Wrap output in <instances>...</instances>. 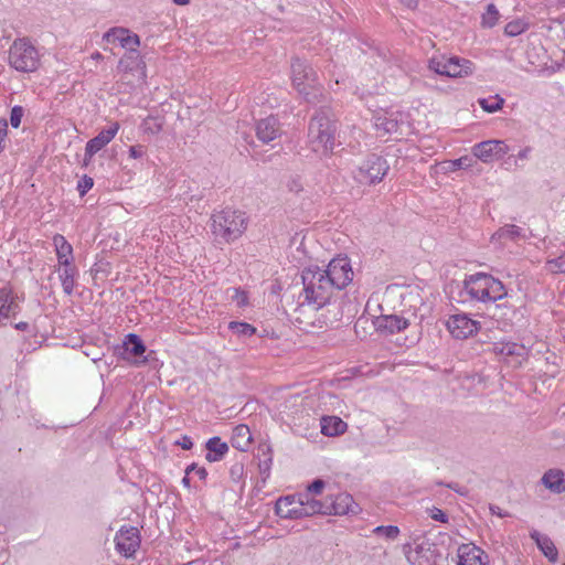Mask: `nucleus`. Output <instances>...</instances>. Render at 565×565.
<instances>
[{"instance_id":"nucleus-1","label":"nucleus","mask_w":565,"mask_h":565,"mask_svg":"<svg viewBox=\"0 0 565 565\" xmlns=\"http://www.w3.org/2000/svg\"><path fill=\"white\" fill-rule=\"evenodd\" d=\"M248 216L245 212L224 207L211 215V232L218 243L230 244L239 238L246 231Z\"/></svg>"},{"instance_id":"nucleus-2","label":"nucleus","mask_w":565,"mask_h":565,"mask_svg":"<svg viewBox=\"0 0 565 565\" xmlns=\"http://www.w3.org/2000/svg\"><path fill=\"white\" fill-rule=\"evenodd\" d=\"M301 280L306 302L316 305V309H321L331 302L335 288L322 268L316 265L303 268Z\"/></svg>"},{"instance_id":"nucleus-3","label":"nucleus","mask_w":565,"mask_h":565,"mask_svg":"<svg viewBox=\"0 0 565 565\" xmlns=\"http://www.w3.org/2000/svg\"><path fill=\"white\" fill-rule=\"evenodd\" d=\"M338 122L329 107L318 108L308 125V137L312 145L332 152L335 146Z\"/></svg>"},{"instance_id":"nucleus-4","label":"nucleus","mask_w":565,"mask_h":565,"mask_svg":"<svg viewBox=\"0 0 565 565\" xmlns=\"http://www.w3.org/2000/svg\"><path fill=\"white\" fill-rule=\"evenodd\" d=\"M114 355L134 366H141L156 359V352L148 350L142 338L137 333H127L121 343L114 347Z\"/></svg>"},{"instance_id":"nucleus-5","label":"nucleus","mask_w":565,"mask_h":565,"mask_svg":"<svg viewBox=\"0 0 565 565\" xmlns=\"http://www.w3.org/2000/svg\"><path fill=\"white\" fill-rule=\"evenodd\" d=\"M9 65L22 73H31L40 65V55L26 38L15 39L9 49Z\"/></svg>"},{"instance_id":"nucleus-6","label":"nucleus","mask_w":565,"mask_h":565,"mask_svg":"<svg viewBox=\"0 0 565 565\" xmlns=\"http://www.w3.org/2000/svg\"><path fill=\"white\" fill-rule=\"evenodd\" d=\"M390 170V164L382 156L369 154L358 167L354 178L364 184L380 183Z\"/></svg>"},{"instance_id":"nucleus-7","label":"nucleus","mask_w":565,"mask_h":565,"mask_svg":"<svg viewBox=\"0 0 565 565\" xmlns=\"http://www.w3.org/2000/svg\"><path fill=\"white\" fill-rule=\"evenodd\" d=\"M418 539H415V548L412 550L411 544H405L403 550L407 561L412 565H437L438 559L441 557V553L435 543L429 540H424L417 543Z\"/></svg>"},{"instance_id":"nucleus-8","label":"nucleus","mask_w":565,"mask_h":565,"mask_svg":"<svg viewBox=\"0 0 565 565\" xmlns=\"http://www.w3.org/2000/svg\"><path fill=\"white\" fill-rule=\"evenodd\" d=\"M323 271L330 278L335 290L344 289L352 282L354 276L351 260L347 255H338L332 258Z\"/></svg>"},{"instance_id":"nucleus-9","label":"nucleus","mask_w":565,"mask_h":565,"mask_svg":"<svg viewBox=\"0 0 565 565\" xmlns=\"http://www.w3.org/2000/svg\"><path fill=\"white\" fill-rule=\"evenodd\" d=\"M275 513L280 519L288 520L309 518L303 500H299V493L280 497L276 501Z\"/></svg>"},{"instance_id":"nucleus-10","label":"nucleus","mask_w":565,"mask_h":565,"mask_svg":"<svg viewBox=\"0 0 565 565\" xmlns=\"http://www.w3.org/2000/svg\"><path fill=\"white\" fill-rule=\"evenodd\" d=\"M446 326L452 338L465 340L479 330L480 322L471 319L467 313H456L449 317Z\"/></svg>"},{"instance_id":"nucleus-11","label":"nucleus","mask_w":565,"mask_h":565,"mask_svg":"<svg viewBox=\"0 0 565 565\" xmlns=\"http://www.w3.org/2000/svg\"><path fill=\"white\" fill-rule=\"evenodd\" d=\"M291 82L298 90L300 86L313 85L318 82V74L307 60L298 56L291 58Z\"/></svg>"},{"instance_id":"nucleus-12","label":"nucleus","mask_w":565,"mask_h":565,"mask_svg":"<svg viewBox=\"0 0 565 565\" xmlns=\"http://www.w3.org/2000/svg\"><path fill=\"white\" fill-rule=\"evenodd\" d=\"M327 500V515L358 514L360 507L354 502L353 497L348 492L329 494Z\"/></svg>"},{"instance_id":"nucleus-13","label":"nucleus","mask_w":565,"mask_h":565,"mask_svg":"<svg viewBox=\"0 0 565 565\" xmlns=\"http://www.w3.org/2000/svg\"><path fill=\"white\" fill-rule=\"evenodd\" d=\"M140 545V534L135 526H122L115 536L116 551L125 557H131Z\"/></svg>"},{"instance_id":"nucleus-14","label":"nucleus","mask_w":565,"mask_h":565,"mask_svg":"<svg viewBox=\"0 0 565 565\" xmlns=\"http://www.w3.org/2000/svg\"><path fill=\"white\" fill-rule=\"evenodd\" d=\"M457 565H488V554L475 544H461L457 551Z\"/></svg>"},{"instance_id":"nucleus-15","label":"nucleus","mask_w":565,"mask_h":565,"mask_svg":"<svg viewBox=\"0 0 565 565\" xmlns=\"http://www.w3.org/2000/svg\"><path fill=\"white\" fill-rule=\"evenodd\" d=\"M255 132L258 140L263 143L271 142L281 135L279 119L274 115L259 119L256 122Z\"/></svg>"},{"instance_id":"nucleus-16","label":"nucleus","mask_w":565,"mask_h":565,"mask_svg":"<svg viewBox=\"0 0 565 565\" xmlns=\"http://www.w3.org/2000/svg\"><path fill=\"white\" fill-rule=\"evenodd\" d=\"M408 326L409 321L397 315H382L374 321L375 330L385 335L404 331Z\"/></svg>"},{"instance_id":"nucleus-17","label":"nucleus","mask_w":565,"mask_h":565,"mask_svg":"<svg viewBox=\"0 0 565 565\" xmlns=\"http://www.w3.org/2000/svg\"><path fill=\"white\" fill-rule=\"evenodd\" d=\"M486 273H475L466 276L463 290L472 300L487 303L486 300Z\"/></svg>"},{"instance_id":"nucleus-18","label":"nucleus","mask_w":565,"mask_h":565,"mask_svg":"<svg viewBox=\"0 0 565 565\" xmlns=\"http://www.w3.org/2000/svg\"><path fill=\"white\" fill-rule=\"evenodd\" d=\"M119 124L113 122L110 126L102 129L97 136L86 142L87 156L94 157L98 151L106 147L117 135Z\"/></svg>"},{"instance_id":"nucleus-19","label":"nucleus","mask_w":565,"mask_h":565,"mask_svg":"<svg viewBox=\"0 0 565 565\" xmlns=\"http://www.w3.org/2000/svg\"><path fill=\"white\" fill-rule=\"evenodd\" d=\"M529 536L531 540L534 541L540 552L551 563H556L558 561V551L548 535L543 534L540 531L533 529L530 531Z\"/></svg>"},{"instance_id":"nucleus-20","label":"nucleus","mask_w":565,"mask_h":565,"mask_svg":"<svg viewBox=\"0 0 565 565\" xmlns=\"http://www.w3.org/2000/svg\"><path fill=\"white\" fill-rule=\"evenodd\" d=\"M446 77L457 78L465 77L473 73L475 64L467 58L459 56H450L447 58Z\"/></svg>"},{"instance_id":"nucleus-21","label":"nucleus","mask_w":565,"mask_h":565,"mask_svg":"<svg viewBox=\"0 0 565 565\" xmlns=\"http://www.w3.org/2000/svg\"><path fill=\"white\" fill-rule=\"evenodd\" d=\"M541 483L555 494L565 493V473L562 469L546 470L541 478Z\"/></svg>"},{"instance_id":"nucleus-22","label":"nucleus","mask_w":565,"mask_h":565,"mask_svg":"<svg viewBox=\"0 0 565 565\" xmlns=\"http://www.w3.org/2000/svg\"><path fill=\"white\" fill-rule=\"evenodd\" d=\"M53 245L55 248L57 262L60 267H67L74 265L73 246L62 234L53 236Z\"/></svg>"},{"instance_id":"nucleus-23","label":"nucleus","mask_w":565,"mask_h":565,"mask_svg":"<svg viewBox=\"0 0 565 565\" xmlns=\"http://www.w3.org/2000/svg\"><path fill=\"white\" fill-rule=\"evenodd\" d=\"M205 449V459L209 462H217L224 459L230 450V447L227 443L221 439V437L213 436L206 440Z\"/></svg>"},{"instance_id":"nucleus-24","label":"nucleus","mask_w":565,"mask_h":565,"mask_svg":"<svg viewBox=\"0 0 565 565\" xmlns=\"http://www.w3.org/2000/svg\"><path fill=\"white\" fill-rule=\"evenodd\" d=\"M18 312L19 305L11 288L8 286L0 287V319L14 317Z\"/></svg>"},{"instance_id":"nucleus-25","label":"nucleus","mask_w":565,"mask_h":565,"mask_svg":"<svg viewBox=\"0 0 565 565\" xmlns=\"http://www.w3.org/2000/svg\"><path fill=\"white\" fill-rule=\"evenodd\" d=\"M493 352L497 355H501L504 358H523L526 355V349L523 344L513 342V341H500L493 344ZM516 363L520 364L521 360H516Z\"/></svg>"},{"instance_id":"nucleus-26","label":"nucleus","mask_w":565,"mask_h":565,"mask_svg":"<svg viewBox=\"0 0 565 565\" xmlns=\"http://www.w3.org/2000/svg\"><path fill=\"white\" fill-rule=\"evenodd\" d=\"M401 122V114L398 113H383L374 116V126L384 134L396 132Z\"/></svg>"},{"instance_id":"nucleus-27","label":"nucleus","mask_w":565,"mask_h":565,"mask_svg":"<svg viewBox=\"0 0 565 565\" xmlns=\"http://www.w3.org/2000/svg\"><path fill=\"white\" fill-rule=\"evenodd\" d=\"M321 434L328 437H335L342 435L348 424L338 416H322L320 419Z\"/></svg>"},{"instance_id":"nucleus-28","label":"nucleus","mask_w":565,"mask_h":565,"mask_svg":"<svg viewBox=\"0 0 565 565\" xmlns=\"http://www.w3.org/2000/svg\"><path fill=\"white\" fill-rule=\"evenodd\" d=\"M486 282V300L487 302H495L498 300H501L508 296V292L505 290V286L501 280L498 278H494L490 274H486L484 278Z\"/></svg>"},{"instance_id":"nucleus-29","label":"nucleus","mask_w":565,"mask_h":565,"mask_svg":"<svg viewBox=\"0 0 565 565\" xmlns=\"http://www.w3.org/2000/svg\"><path fill=\"white\" fill-rule=\"evenodd\" d=\"M252 441V434L247 425L239 424L233 430L232 446L241 451H246Z\"/></svg>"},{"instance_id":"nucleus-30","label":"nucleus","mask_w":565,"mask_h":565,"mask_svg":"<svg viewBox=\"0 0 565 565\" xmlns=\"http://www.w3.org/2000/svg\"><path fill=\"white\" fill-rule=\"evenodd\" d=\"M77 274L78 270L75 265L58 268V277L62 284L63 291L68 296H71L74 291L75 277L77 276Z\"/></svg>"},{"instance_id":"nucleus-31","label":"nucleus","mask_w":565,"mask_h":565,"mask_svg":"<svg viewBox=\"0 0 565 565\" xmlns=\"http://www.w3.org/2000/svg\"><path fill=\"white\" fill-rule=\"evenodd\" d=\"M472 154L484 163L497 161L492 139L476 143Z\"/></svg>"},{"instance_id":"nucleus-32","label":"nucleus","mask_w":565,"mask_h":565,"mask_svg":"<svg viewBox=\"0 0 565 565\" xmlns=\"http://www.w3.org/2000/svg\"><path fill=\"white\" fill-rule=\"evenodd\" d=\"M521 237H524L521 227L513 224H507L492 234L491 241L493 243H502L503 239L515 242Z\"/></svg>"},{"instance_id":"nucleus-33","label":"nucleus","mask_w":565,"mask_h":565,"mask_svg":"<svg viewBox=\"0 0 565 565\" xmlns=\"http://www.w3.org/2000/svg\"><path fill=\"white\" fill-rule=\"evenodd\" d=\"M299 500H303L308 516L316 514L327 515V500H318L309 495V493H299Z\"/></svg>"},{"instance_id":"nucleus-34","label":"nucleus","mask_w":565,"mask_h":565,"mask_svg":"<svg viewBox=\"0 0 565 565\" xmlns=\"http://www.w3.org/2000/svg\"><path fill=\"white\" fill-rule=\"evenodd\" d=\"M297 92L305 102L311 105H317L323 99L322 86L319 82L313 83V85L300 86Z\"/></svg>"},{"instance_id":"nucleus-35","label":"nucleus","mask_w":565,"mask_h":565,"mask_svg":"<svg viewBox=\"0 0 565 565\" xmlns=\"http://www.w3.org/2000/svg\"><path fill=\"white\" fill-rule=\"evenodd\" d=\"M477 103L486 113L494 114L503 107L505 99L497 94L494 96L478 98Z\"/></svg>"},{"instance_id":"nucleus-36","label":"nucleus","mask_w":565,"mask_h":565,"mask_svg":"<svg viewBox=\"0 0 565 565\" xmlns=\"http://www.w3.org/2000/svg\"><path fill=\"white\" fill-rule=\"evenodd\" d=\"M258 450L262 451V454L264 456V459L259 460L258 468H259V473L263 477V481L265 482L266 479L270 475V469H271V463H273L271 448L269 445L264 444V445L259 446Z\"/></svg>"},{"instance_id":"nucleus-37","label":"nucleus","mask_w":565,"mask_h":565,"mask_svg":"<svg viewBox=\"0 0 565 565\" xmlns=\"http://www.w3.org/2000/svg\"><path fill=\"white\" fill-rule=\"evenodd\" d=\"M228 330L242 339H248L257 331L253 324L245 321H231L228 323Z\"/></svg>"},{"instance_id":"nucleus-38","label":"nucleus","mask_w":565,"mask_h":565,"mask_svg":"<svg viewBox=\"0 0 565 565\" xmlns=\"http://www.w3.org/2000/svg\"><path fill=\"white\" fill-rule=\"evenodd\" d=\"M120 64L125 65L126 70L134 71L140 65H145L138 50H129L120 60Z\"/></svg>"},{"instance_id":"nucleus-39","label":"nucleus","mask_w":565,"mask_h":565,"mask_svg":"<svg viewBox=\"0 0 565 565\" xmlns=\"http://www.w3.org/2000/svg\"><path fill=\"white\" fill-rule=\"evenodd\" d=\"M500 13L497 7L493 3H489L486 12L482 14L481 25L491 29L498 23Z\"/></svg>"},{"instance_id":"nucleus-40","label":"nucleus","mask_w":565,"mask_h":565,"mask_svg":"<svg viewBox=\"0 0 565 565\" xmlns=\"http://www.w3.org/2000/svg\"><path fill=\"white\" fill-rule=\"evenodd\" d=\"M529 24L524 22L522 19H515L507 23V25L504 26V34L510 38H514L525 32Z\"/></svg>"},{"instance_id":"nucleus-41","label":"nucleus","mask_w":565,"mask_h":565,"mask_svg":"<svg viewBox=\"0 0 565 565\" xmlns=\"http://www.w3.org/2000/svg\"><path fill=\"white\" fill-rule=\"evenodd\" d=\"M373 533L388 541H394L399 535V527L396 525H379L374 527Z\"/></svg>"},{"instance_id":"nucleus-42","label":"nucleus","mask_w":565,"mask_h":565,"mask_svg":"<svg viewBox=\"0 0 565 565\" xmlns=\"http://www.w3.org/2000/svg\"><path fill=\"white\" fill-rule=\"evenodd\" d=\"M447 66V57L444 55L440 56H433L428 61V68L429 71L434 72L435 74L445 76V71Z\"/></svg>"},{"instance_id":"nucleus-43","label":"nucleus","mask_w":565,"mask_h":565,"mask_svg":"<svg viewBox=\"0 0 565 565\" xmlns=\"http://www.w3.org/2000/svg\"><path fill=\"white\" fill-rule=\"evenodd\" d=\"M129 31L130 30L126 28H111L104 34V40L107 42L117 41L121 45Z\"/></svg>"},{"instance_id":"nucleus-44","label":"nucleus","mask_w":565,"mask_h":565,"mask_svg":"<svg viewBox=\"0 0 565 565\" xmlns=\"http://www.w3.org/2000/svg\"><path fill=\"white\" fill-rule=\"evenodd\" d=\"M233 295L231 296L232 301L236 303L238 308H244L248 305V295L242 288H233Z\"/></svg>"},{"instance_id":"nucleus-45","label":"nucleus","mask_w":565,"mask_h":565,"mask_svg":"<svg viewBox=\"0 0 565 565\" xmlns=\"http://www.w3.org/2000/svg\"><path fill=\"white\" fill-rule=\"evenodd\" d=\"M94 186V179L87 174L83 175L77 182L76 190L81 198L85 196L87 192Z\"/></svg>"},{"instance_id":"nucleus-46","label":"nucleus","mask_w":565,"mask_h":565,"mask_svg":"<svg viewBox=\"0 0 565 565\" xmlns=\"http://www.w3.org/2000/svg\"><path fill=\"white\" fill-rule=\"evenodd\" d=\"M324 488L326 481L321 478H316L306 487L305 493H309L310 497H312V494L319 495L322 493Z\"/></svg>"},{"instance_id":"nucleus-47","label":"nucleus","mask_w":565,"mask_h":565,"mask_svg":"<svg viewBox=\"0 0 565 565\" xmlns=\"http://www.w3.org/2000/svg\"><path fill=\"white\" fill-rule=\"evenodd\" d=\"M24 115V108L20 105H15L10 111V125L13 128H19L21 125L22 117Z\"/></svg>"},{"instance_id":"nucleus-48","label":"nucleus","mask_w":565,"mask_h":565,"mask_svg":"<svg viewBox=\"0 0 565 565\" xmlns=\"http://www.w3.org/2000/svg\"><path fill=\"white\" fill-rule=\"evenodd\" d=\"M547 265L551 270L565 274V252L555 258L548 259Z\"/></svg>"},{"instance_id":"nucleus-49","label":"nucleus","mask_w":565,"mask_h":565,"mask_svg":"<svg viewBox=\"0 0 565 565\" xmlns=\"http://www.w3.org/2000/svg\"><path fill=\"white\" fill-rule=\"evenodd\" d=\"M124 49L129 50H138L140 46V36L131 31L126 35L124 43L121 44Z\"/></svg>"},{"instance_id":"nucleus-50","label":"nucleus","mask_w":565,"mask_h":565,"mask_svg":"<svg viewBox=\"0 0 565 565\" xmlns=\"http://www.w3.org/2000/svg\"><path fill=\"white\" fill-rule=\"evenodd\" d=\"M492 142H493V148H494L497 160L502 159L505 154L509 153L510 148L505 143V141L499 140V139H492Z\"/></svg>"},{"instance_id":"nucleus-51","label":"nucleus","mask_w":565,"mask_h":565,"mask_svg":"<svg viewBox=\"0 0 565 565\" xmlns=\"http://www.w3.org/2000/svg\"><path fill=\"white\" fill-rule=\"evenodd\" d=\"M149 121H153V124L147 126L145 128V130L151 135H158L162 131V128H163V124L161 120H158L156 118H152V117H148L146 120H145V125H148Z\"/></svg>"},{"instance_id":"nucleus-52","label":"nucleus","mask_w":565,"mask_h":565,"mask_svg":"<svg viewBox=\"0 0 565 565\" xmlns=\"http://www.w3.org/2000/svg\"><path fill=\"white\" fill-rule=\"evenodd\" d=\"M290 192L299 193L303 190L301 178L299 175L291 177L287 182Z\"/></svg>"},{"instance_id":"nucleus-53","label":"nucleus","mask_w":565,"mask_h":565,"mask_svg":"<svg viewBox=\"0 0 565 565\" xmlns=\"http://www.w3.org/2000/svg\"><path fill=\"white\" fill-rule=\"evenodd\" d=\"M192 471H194L201 480H205L207 477V470L204 467H199L195 462L189 465L184 472L190 475Z\"/></svg>"},{"instance_id":"nucleus-54","label":"nucleus","mask_w":565,"mask_h":565,"mask_svg":"<svg viewBox=\"0 0 565 565\" xmlns=\"http://www.w3.org/2000/svg\"><path fill=\"white\" fill-rule=\"evenodd\" d=\"M429 516L433 520L441 522V523H447L449 521L446 512H444L441 509H438L436 507H434L429 510Z\"/></svg>"},{"instance_id":"nucleus-55","label":"nucleus","mask_w":565,"mask_h":565,"mask_svg":"<svg viewBox=\"0 0 565 565\" xmlns=\"http://www.w3.org/2000/svg\"><path fill=\"white\" fill-rule=\"evenodd\" d=\"M129 157L132 159H140L146 154L145 146L142 145H135L129 147L128 150Z\"/></svg>"},{"instance_id":"nucleus-56","label":"nucleus","mask_w":565,"mask_h":565,"mask_svg":"<svg viewBox=\"0 0 565 565\" xmlns=\"http://www.w3.org/2000/svg\"><path fill=\"white\" fill-rule=\"evenodd\" d=\"M437 484L438 486L447 487V488L454 490L455 492H457L460 495H466L468 493V490L466 488L459 486L457 482L445 483L444 481H438Z\"/></svg>"},{"instance_id":"nucleus-57","label":"nucleus","mask_w":565,"mask_h":565,"mask_svg":"<svg viewBox=\"0 0 565 565\" xmlns=\"http://www.w3.org/2000/svg\"><path fill=\"white\" fill-rule=\"evenodd\" d=\"M175 445L180 446L184 450H191L194 446L192 438L186 435L177 440Z\"/></svg>"},{"instance_id":"nucleus-58","label":"nucleus","mask_w":565,"mask_h":565,"mask_svg":"<svg viewBox=\"0 0 565 565\" xmlns=\"http://www.w3.org/2000/svg\"><path fill=\"white\" fill-rule=\"evenodd\" d=\"M8 134V122L6 119L0 120V153L3 151L4 146L2 145Z\"/></svg>"},{"instance_id":"nucleus-59","label":"nucleus","mask_w":565,"mask_h":565,"mask_svg":"<svg viewBox=\"0 0 565 565\" xmlns=\"http://www.w3.org/2000/svg\"><path fill=\"white\" fill-rule=\"evenodd\" d=\"M243 470H244V468H243V465H241V463H235L234 466H232V468L230 470L232 479L234 481H238L243 475Z\"/></svg>"},{"instance_id":"nucleus-60","label":"nucleus","mask_w":565,"mask_h":565,"mask_svg":"<svg viewBox=\"0 0 565 565\" xmlns=\"http://www.w3.org/2000/svg\"><path fill=\"white\" fill-rule=\"evenodd\" d=\"M185 565H224V563L221 561L209 562L204 559H195L186 563Z\"/></svg>"},{"instance_id":"nucleus-61","label":"nucleus","mask_w":565,"mask_h":565,"mask_svg":"<svg viewBox=\"0 0 565 565\" xmlns=\"http://www.w3.org/2000/svg\"><path fill=\"white\" fill-rule=\"evenodd\" d=\"M401 4L409 10H416L418 7V0H398Z\"/></svg>"},{"instance_id":"nucleus-62","label":"nucleus","mask_w":565,"mask_h":565,"mask_svg":"<svg viewBox=\"0 0 565 565\" xmlns=\"http://www.w3.org/2000/svg\"><path fill=\"white\" fill-rule=\"evenodd\" d=\"M468 161H469L468 157H461L459 159H456L454 161V164L457 166L458 168L463 169V168L468 167Z\"/></svg>"},{"instance_id":"nucleus-63","label":"nucleus","mask_w":565,"mask_h":565,"mask_svg":"<svg viewBox=\"0 0 565 565\" xmlns=\"http://www.w3.org/2000/svg\"><path fill=\"white\" fill-rule=\"evenodd\" d=\"M490 511L492 514L498 515L500 518H504L508 515L507 512H503L499 507L497 505H490Z\"/></svg>"},{"instance_id":"nucleus-64","label":"nucleus","mask_w":565,"mask_h":565,"mask_svg":"<svg viewBox=\"0 0 565 565\" xmlns=\"http://www.w3.org/2000/svg\"><path fill=\"white\" fill-rule=\"evenodd\" d=\"M103 266H104L103 263H95L94 266L90 269L92 274L97 276V274H99V273H105V269H104Z\"/></svg>"}]
</instances>
